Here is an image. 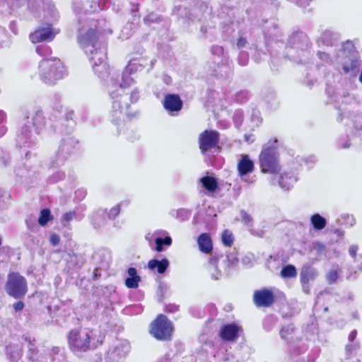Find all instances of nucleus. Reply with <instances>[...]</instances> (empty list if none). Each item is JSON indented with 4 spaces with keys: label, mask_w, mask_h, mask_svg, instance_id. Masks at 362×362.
Segmentation results:
<instances>
[{
    "label": "nucleus",
    "mask_w": 362,
    "mask_h": 362,
    "mask_svg": "<svg viewBox=\"0 0 362 362\" xmlns=\"http://www.w3.org/2000/svg\"><path fill=\"white\" fill-rule=\"evenodd\" d=\"M254 163L248 155H243L238 163V172L241 179L250 184L255 181V177H250L248 174L254 170Z\"/></svg>",
    "instance_id": "2eb2a0df"
},
{
    "label": "nucleus",
    "mask_w": 362,
    "mask_h": 362,
    "mask_svg": "<svg viewBox=\"0 0 362 362\" xmlns=\"http://www.w3.org/2000/svg\"><path fill=\"white\" fill-rule=\"evenodd\" d=\"M219 141V134L214 130H205L199 137V148L202 154H207L209 151H217Z\"/></svg>",
    "instance_id": "ddd939ff"
},
{
    "label": "nucleus",
    "mask_w": 362,
    "mask_h": 362,
    "mask_svg": "<svg viewBox=\"0 0 362 362\" xmlns=\"http://www.w3.org/2000/svg\"><path fill=\"white\" fill-rule=\"evenodd\" d=\"M222 242L226 246H230L233 243L232 233L226 230L222 234Z\"/></svg>",
    "instance_id": "09e8293b"
},
{
    "label": "nucleus",
    "mask_w": 362,
    "mask_h": 362,
    "mask_svg": "<svg viewBox=\"0 0 362 362\" xmlns=\"http://www.w3.org/2000/svg\"><path fill=\"white\" fill-rule=\"evenodd\" d=\"M140 61L141 59H137L130 60L124 70L129 73V74H134L137 71L142 70L144 65Z\"/></svg>",
    "instance_id": "c9c22d12"
},
{
    "label": "nucleus",
    "mask_w": 362,
    "mask_h": 362,
    "mask_svg": "<svg viewBox=\"0 0 362 362\" xmlns=\"http://www.w3.org/2000/svg\"><path fill=\"white\" fill-rule=\"evenodd\" d=\"M30 123V122L28 119L27 123L22 127L21 134L17 136V143L21 146H25L27 143L31 139V137H33L29 126Z\"/></svg>",
    "instance_id": "393cba45"
},
{
    "label": "nucleus",
    "mask_w": 362,
    "mask_h": 362,
    "mask_svg": "<svg viewBox=\"0 0 362 362\" xmlns=\"http://www.w3.org/2000/svg\"><path fill=\"white\" fill-rule=\"evenodd\" d=\"M128 277L125 279V286L129 288H136L141 281V277L138 275L137 271L134 267L127 270Z\"/></svg>",
    "instance_id": "bb28decb"
},
{
    "label": "nucleus",
    "mask_w": 362,
    "mask_h": 362,
    "mask_svg": "<svg viewBox=\"0 0 362 362\" xmlns=\"http://www.w3.org/2000/svg\"><path fill=\"white\" fill-rule=\"evenodd\" d=\"M238 63L241 66H245L247 64L249 60L248 54L245 52H240L238 56Z\"/></svg>",
    "instance_id": "4d7b16f0"
},
{
    "label": "nucleus",
    "mask_w": 362,
    "mask_h": 362,
    "mask_svg": "<svg viewBox=\"0 0 362 362\" xmlns=\"http://www.w3.org/2000/svg\"><path fill=\"white\" fill-rule=\"evenodd\" d=\"M173 331L172 322L164 315H159L151 323L150 332L157 339L168 340Z\"/></svg>",
    "instance_id": "9d476101"
},
{
    "label": "nucleus",
    "mask_w": 362,
    "mask_h": 362,
    "mask_svg": "<svg viewBox=\"0 0 362 362\" xmlns=\"http://www.w3.org/2000/svg\"><path fill=\"white\" fill-rule=\"evenodd\" d=\"M130 100L132 103H136L139 98V93L137 89L134 90L130 95Z\"/></svg>",
    "instance_id": "680f3d73"
},
{
    "label": "nucleus",
    "mask_w": 362,
    "mask_h": 362,
    "mask_svg": "<svg viewBox=\"0 0 362 362\" xmlns=\"http://www.w3.org/2000/svg\"><path fill=\"white\" fill-rule=\"evenodd\" d=\"M24 303L21 301H18L13 305V308L16 311H20L23 309Z\"/></svg>",
    "instance_id": "774afa93"
},
{
    "label": "nucleus",
    "mask_w": 362,
    "mask_h": 362,
    "mask_svg": "<svg viewBox=\"0 0 362 362\" xmlns=\"http://www.w3.org/2000/svg\"><path fill=\"white\" fill-rule=\"evenodd\" d=\"M9 197L10 195L7 192L0 189V209L5 207L6 201L8 200Z\"/></svg>",
    "instance_id": "864d4df0"
},
{
    "label": "nucleus",
    "mask_w": 362,
    "mask_h": 362,
    "mask_svg": "<svg viewBox=\"0 0 362 362\" xmlns=\"http://www.w3.org/2000/svg\"><path fill=\"white\" fill-rule=\"evenodd\" d=\"M64 177H65V175L63 172L57 171L48 177V182L49 183L54 184V183H56V182L63 180L64 178Z\"/></svg>",
    "instance_id": "de8ad7c7"
},
{
    "label": "nucleus",
    "mask_w": 362,
    "mask_h": 362,
    "mask_svg": "<svg viewBox=\"0 0 362 362\" xmlns=\"http://www.w3.org/2000/svg\"><path fill=\"white\" fill-rule=\"evenodd\" d=\"M86 195V191L81 188L78 189L75 192V197L78 200L81 201L85 198Z\"/></svg>",
    "instance_id": "052dcab7"
},
{
    "label": "nucleus",
    "mask_w": 362,
    "mask_h": 362,
    "mask_svg": "<svg viewBox=\"0 0 362 362\" xmlns=\"http://www.w3.org/2000/svg\"><path fill=\"white\" fill-rule=\"evenodd\" d=\"M90 340V334L87 329L71 330L68 337L69 347L76 354L88 351Z\"/></svg>",
    "instance_id": "6e6552de"
},
{
    "label": "nucleus",
    "mask_w": 362,
    "mask_h": 362,
    "mask_svg": "<svg viewBox=\"0 0 362 362\" xmlns=\"http://www.w3.org/2000/svg\"><path fill=\"white\" fill-rule=\"evenodd\" d=\"M132 25L127 23L125 26L123 27L119 35V38L122 40L129 38L132 34Z\"/></svg>",
    "instance_id": "49530a36"
},
{
    "label": "nucleus",
    "mask_w": 362,
    "mask_h": 362,
    "mask_svg": "<svg viewBox=\"0 0 362 362\" xmlns=\"http://www.w3.org/2000/svg\"><path fill=\"white\" fill-rule=\"evenodd\" d=\"M358 250V245H351L349 248V254L355 261L358 262V264L357 265V269L361 271V270H362V255H360L357 258L356 254H357Z\"/></svg>",
    "instance_id": "e433bc0d"
},
{
    "label": "nucleus",
    "mask_w": 362,
    "mask_h": 362,
    "mask_svg": "<svg viewBox=\"0 0 362 362\" xmlns=\"http://www.w3.org/2000/svg\"><path fill=\"white\" fill-rule=\"evenodd\" d=\"M331 100L335 103V107L339 110L338 120L342 122L344 118L347 117L354 123V127L358 129H362V115L360 113L351 112L346 108L347 105L356 104V98L354 95L346 92L337 93L334 97L331 98Z\"/></svg>",
    "instance_id": "423d86ee"
},
{
    "label": "nucleus",
    "mask_w": 362,
    "mask_h": 362,
    "mask_svg": "<svg viewBox=\"0 0 362 362\" xmlns=\"http://www.w3.org/2000/svg\"><path fill=\"white\" fill-rule=\"evenodd\" d=\"M253 299L257 306L269 307L274 303V296L272 291L262 289L255 292Z\"/></svg>",
    "instance_id": "f3484780"
},
{
    "label": "nucleus",
    "mask_w": 362,
    "mask_h": 362,
    "mask_svg": "<svg viewBox=\"0 0 362 362\" xmlns=\"http://www.w3.org/2000/svg\"><path fill=\"white\" fill-rule=\"evenodd\" d=\"M132 75L124 70L122 75V82L119 86L113 81L108 85V91L112 99V107L110 114L112 122L115 124H117V122L122 118L124 108L129 106V104L126 101L124 105H122V103L126 100L127 98L122 94L123 88L129 87L134 83Z\"/></svg>",
    "instance_id": "f03ea898"
},
{
    "label": "nucleus",
    "mask_w": 362,
    "mask_h": 362,
    "mask_svg": "<svg viewBox=\"0 0 362 362\" xmlns=\"http://www.w3.org/2000/svg\"><path fill=\"white\" fill-rule=\"evenodd\" d=\"M121 204L122 203L117 204L116 206L112 207L107 214L106 213L109 218L113 219L119 214Z\"/></svg>",
    "instance_id": "603ef678"
},
{
    "label": "nucleus",
    "mask_w": 362,
    "mask_h": 362,
    "mask_svg": "<svg viewBox=\"0 0 362 362\" xmlns=\"http://www.w3.org/2000/svg\"><path fill=\"white\" fill-rule=\"evenodd\" d=\"M201 186L206 191L205 194L214 193L218 188L217 180L212 176L206 175L199 180Z\"/></svg>",
    "instance_id": "b1692460"
},
{
    "label": "nucleus",
    "mask_w": 362,
    "mask_h": 362,
    "mask_svg": "<svg viewBox=\"0 0 362 362\" xmlns=\"http://www.w3.org/2000/svg\"><path fill=\"white\" fill-rule=\"evenodd\" d=\"M297 177L293 173H284L281 175L278 180L272 178L271 184L276 185L278 184L284 190H289L297 181Z\"/></svg>",
    "instance_id": "a211bd4d"
},
{
    "label": "nucleus",
    "mask_w": 362,
    "mask_h": 362,
    "mask_svg": "<svg viewBox=\"0 0 362 362\" xmlns=\"http://www.w3.org/2000/svg\"><path fill=\"white\" fill-rule=\"evenodd\" d=\"M156 250L162 252L164 250V247H169L172 245V238L167 235L165 238L157 237L155 240Z\"/></svg>",
    "instance_id": "f704fd0d"
},
{
    "label": "nucleus",
    "mask_w": 362,
    "mask_h": 362,
    "mask_svg": "<svg viewBox=\"0 0 362 362\" xmlns=\"http://www.w3.org/2000/svg\"><path fill=\"white\" fill-rule=\"evenodd\" d=\"M310 42L307 36L302 33L293 34L288 40L286 47V57L300 62H305L309 55Z\"/></svg>",
    "instance_id": "39448f33"
},
{
    "label": "nucleus",
    "mask_w": 362,
    "mask_h": 362,
    "mask_svg": "<svg viewBox=\"0 0 362 362\" xmlns=\"http://www.w3.org/2000/svg\"><path fill=\"white\" fill-rule=\"evenodd\" d=\"M318 59L323 63L326 64H332L334 62V60H337V57H336L334 59L332 57L329 56V54L325 52L319 51L317 54Z\"/></svg>",
    "instance_id": "37998d69"
},
{
    "label": "nucleus",
    "mask_w": 362,
    "mask_h": 362,
    "mask_svg": "<svg viewBox=\"0 0 362 362\" xmlns=\"http://www.w3.org/2000/svg\"><path fill=\"white\" fill-rule=\"evenodd\" d=\"M24 339L25 341L28 344V356L31 360H35L36 359V354H37V350L34 346L33 341H35L34 339H32L30 337L25 336L24 337Z\"/></svg>",
    "instance_id": "ea45409f"
},
{
    "label": "nucleus",
    "mask_w": 362,
    "mask_h": 362,
    "mask_svg": "<svg viewBox=\"0 0 362 362\" xmlns=\"http://www.w3.org/2000/svg\"><path fill=\"white\" fill-rule=\"evenodd\" d=\"M191 211L187 209H180L176 211H172L170 214L179 221H185L188 220L191 216Z\"/></svg>",
    "instance_id": "72a5a7b5"
},
{
    "label": "nucleus",
    "mask_w": 362,
    "mask_h": 362,
    "mask_svg": "<svg viewBox=\"0 0 362 362\" xmlns=\"http://www.w3.org/2000/svg\"><path fill=\"white\" fill-rule=\"evenodd\" d=\"M106 211L98 209L91 216V223L95 228H100L105 223Z\"/></svg>",
    "instance_id": "7c9ffc66"
},
{
    "label": "nucleus",
    "mask_w": 362,
    "mask_h": 362,
    "mask_svg": "<svg viewBox=\"0 0 362 362\" xmlns=\"http://www.w3.org/2000/svg\"><path fill=\"white\" fill-rule=\"evenodd\" d=\"M240 327L235 324L224 325L220 331V336L223 340L234 341L238 338Z\"/></svg>",
    "instance_id": "412c9836"
},
{
    "label": "nucleus",
    "mask_w": 362,
    "mask_h": 362,
    "mask_svg": "<svg viewBox=\"0 0 362 362\" xmlns=\"http://www.w3.org/2000/svg\"><path fill=\"white\" fill-rule=\"evenodd\" d=\"M32 124L35 129V132L38 134L45 125V120L43 113L41 110L35 112L32 117Z\"/></svg>",
    "instance_id": "cd10ccee"
},
{
    "label": "nucleus",
    "mask_w": 362,
    "mask_h": 362,
    "mask_svg": "<svg viewBox=\"0 0 362 362\" xmlns=\"http://www.w3.org/2000/svg\"><path fill=\"white\" fill-rule=\"evenodd\" d=\"M197 243L199 250L204 253H209L212 250V242L209 235L206 233L201 234L198 239Z\"/></svg>",
    "instance_id": "c85d7f7f"
},
{
    "label": "nucleus",
    "mask_w": 362,
    "mask_h": 362,
    "mask_svg": "<svg viewBox=\"0 0 362 362\" xmlns=\"http://www.w3.org/2000/svg\"><path fill=\"white\" fill-rule=\"evenodd\" d=\"M340 54L337 56V58L344 57L346 56H357L355 54L354 45L351 41L347 40L342 46Z\"/></svg>",
    "instance_id": "2f4dec72"
},
{
    "label": "nucleus",
    "mask_w": 362,
    "mask_h": 362,
    "mask_svg": "<svg viewBox=\"0 0 362 362\" xmlns=\"http://www.w3.org/2000/svg\"><path fill=\"white\" fill-rule=\"evenodd\" d=\"M238 259L235 252H230L226 257H214L209 261V272L214 280H219L223 274H228L229 269L237 265Z\"/></svg>",
    "instance_id": "0eeeda50"
},
{
    "label": "nucleus",
    "mask_w": 362,
    "mask_h": 362,
    "mask_svg": "<svg viewBox=\"0 0 362 362\" xmlns=\"http://www.w3.org/2000/svg\"><path fill=\"white\" fill-rule=\"evenodd\" d=\"M338 279V273L336 269H332L327 275V279L329 284H333L337 281Z\"/></svg>",
    "instance_id": "6e6d98bb"
},
{
    "label": "nucleus",
    "mask_w": 362,
    "mask_h": 362,
    "mask_svg": "<svg viewBox=\"0 0 362 362\" xmlns=\"http://www.w3.org/2000/svg\"><path fill=\"white\" fill-rule=\"evenodd\" d=\"M310 222L316 230L323 229L327 224L326 219L319 214H315L310 217Z\"/></svg>",
    "instance_id": "473e14b6"
},
{
    "label": "nucleus",
    "mask_w": 362,
    "mask_h": 362,
    "mask_svg": "<svg viewBox=\"0 0 362 362\" xmlns=\"http://www.w3.org/2000/svg\"><path fill=\"white\" fill-rule=\"evenodd\" d=\"M281 338L290 344L291 349H295L294 343L298 341V337H295V327L293 324L284 326L280 330Z\"/></svg>",
    "instance_id": "aec40b11"
},
{
    "label": "nucleus",
    "mask_w": 362,
    "mask_h": 362,
    "mask_svg": "<svg viewBox=\"0 0 362 362\" xmlns=\"http://www.w3.org/2000/svg\"><path fill=\"white\" fill-rule=\"evenodd\" d=\"M211 53L213 55L214 61L218 65H226L228 62V56L224 52L223 47L219 45H213L211 47Z\"/></svg>",
    "instance_id": "4be33fe9"
},
{
    "label": "nucleus",
    "mask_w": 362,
    "mask_h": 362,
    "mask_svg": "<svg viewBox=\"0 0 362 362\" xmlns=\"http://www.w3.org/2000/svg\"><path fill=\"white\" fill-rule=\"evenodd\" d=\"M357 346H358L357 344H347L346 347L347 354H351L353 352V351H354L357 348Z\"/></svg>",
    "instance_id": "338daca9"
},
{
    "label": "nucleus",
    "mask_w": 362,
    "mask_h": 362,
    "mask_svg": "<svg viewBox=\"0 0 362 362\" xmlns=\"http://www.w3.org/2000/svg\"><path fill=\"white\" fill-rule=\"evenodd\" d=\"M318 275L317 270L310 266H304L300 272V281L303 286L310 281L314 280Z\"/></svg>",
    "instance_id": "a878e982"
},
{
    "label": "nucleus",
    "mask_w": 362,
    "mask_h": 362,
    "mask_svg": "<svg viewBox=\"0 0 362 362\" xmlns=\"http://www.w3.org/2000/svg\"><path fill=\"white\" fill-rule=\"evenodd\" d=\"M5 289L9 296L15 298H21L27 292L26 279L18 273H10L8 275Z\"/></svg>",
    "instance_id": "1a4fd4ad"
},
{
    "label": "nucleus",
    "mask_w": 362,
    "mask_h": 362,
    "mask_svg": "<svg viewBox=\"0 0 362 362\" xmlns=\"http://www.w3.org/2000/svg\"><path fill=\"white\" fill-rule=\"evenodd\" d=\"M233 120L235 124L237 127H238L243 122V112L240 110H238L235 112L233 116Z\"/></svg>",
    "instance_id": "13d9d810"
},
{
    "label": "nucleus",
    "mask_w": 362,
    "mask_h": 362,
    "mask_svg": "<svg viewBox=\"0 0 362 362\" xmlns=\"http://www.w3.org/2000/svg\"><path fill=\"white\" fill-rule=\"evenodd\" d=\"M60 238L57 234H52L50 236V243L52 245L56 246L59 243Z\"/></svg>",
    "instance_id": "e2e57ef3"
},
{
    "label": "nucleus",
    "mask_w": 362,
    "mask_h": 362,
    "mask_svg": "<svg viewBox=\"0 0 362 362\" xmlns=\"http://www.w3.org/2000/svg\"><path fill=\"white\" fill-rule=\"evenodd\" d=\"M340 72L349 77H355L359 71L361 62L357 56H346L341 57Z\"/></svg>",
    "instance_id": "4468645a"
},
{
    "label": "nucleus",
    "mask_w": 362,
    "mask_h": 362,
    "mask_svg": "<svg viewBox=\"0 0 362 362\" xmlns=\"http://www.w3.org/2000/svg\"><path fill=\"white\" fill-rule=\"evenodd\" d=\"M240 218L245 225L250 226L252 224V218L251 216L243 210L240 211Z\"/></svg>",
    "instance_id": "5fc2aeb1"
},
{
    "label": "nucleus",
    "mask_w": 362,
    "mask_h": 362,
    "mask_svg": "<svg viewBox=\"0 0 362 362\" xmlns=\"http://www.w3.org/2000/svg\"><path fill=\"white\" fill-rule=\"evenodd\" d=\"M78 141L71 136L62 139L59 149L52 161L53 166L63 165L69 156L74 152Z\"/></svg>",
    "instance_id": "9b49d317"
},
{
    "label": "nucleus",
    "mask_w": 362,
    "mask_h": 362,
    "mask_svg": "<svg viewBox=\"0 0 362 362\" xmlns=\"http://www.w3.org/2000/svg\"><path fill=\"white\" fill-rule=\"evenodd\" d=\"M90 27L79 28L78 42L92 63L94 72L101 78L109 74V68L105 62L107 49L105 43L99 40V35L112 33L111 29H105V20H90Z\"/></svg>",
    "instance_id": "f257e3e1"
},
{
    "label": "nucleus",
    "mask_w": 362,
    "mask_h": 362,
    "mask_svg": "<svg viewBox=\"0 0 362 362\" xmlns=\"http://www.w3.org/2000/svg\"><path fill=\"white\" fill-rule=\"evenodd\" d=\"M50 211L48 209H44L40 212V216L38 218V223L41 226H45L50 218Z\"/></svg>",
    "instance_id": "a18cd8bd"
},
{
    "label": "nucleus",
    "mask_w": 362,
    "mask_h": 362,
    "mask_svg": "<svg viewBox=\"0 0 362 362\" xmlns=\"http://www.w3.org/2000/svg\"><path fill=\"white\" fill-rule=\"evenodd\" d=\"M24 339L25 341L28 344V356L31 360H35L36 359V354H37V350L34 346L33 341H35L34 339H32L30 337L25 336L24 337Z\"/></svg>",
    "instance_id": "58836bf2"
},
{
    "label": "nucleus",
    "mask_w": 362,
    "mask_h": 362,
    "mask_svg": "<svg viewBox=\"0 0 362 362\" xmlns=\"http://www.w3.org/2000/svg\"><path fill=\"white\" fill-rule=\"evenodd\" d=\"M107 0H100L99 1H87L86 2L81 1H76L74 2L73 9L77 16H78V22L81 23L82 16L88 13L97 12L105 8Z\"/></svg>",
    "instance_id": "f8f14e48"
},
{
    "label": "nucleus",
    "mask_w": 362,
    "mask_h": 362,
    "mask_svg": "<svg viewBox=\"0 0 362 362\" xmlns=\"http://www.w3.org/2000/svg\"><path fill=\"white\" fill-rule=\"evenodd\" d=\"M7 352L13 361L18 360L22 356V349L18 346L7 347Z\"/></svg>",
    "instance_id": "79ce46f5"
},
{
    "label": "nucleus",
    "mask_w": 362,
    "mask_h": 362,
    "mask_svg": "<svg viewBox=\"0 0 362 362\" xmlns=\"http://www.w3.org/2000/svg\"><path fill=\"white\" fill-rule=\"evenodd\" d=\"M66 75V69L59 59H44L39 63L38 76L42 82L52 86Z\"/></svg>",
    "instance_id": "7ed1b4c3"
},
{
    "label": "nucleus",
    "mask_w": 362,
    "mask_h": 362,
    "mask_svg": "<svg viewBox=\"0 0 362 362\" xmlns=\"http://www.w3.org/2000/svg\"><path fill=\"white\" fill-rule=\"evenodd\" d=\"M163 105L168 112H178L182 109V101L177 94H167L163 99Z\"/></svg>",
    "instance_id": "6ab92c4d"
},
{
    "label": "nucleus",
    "mask_w": 362,
    "mask_h": 362,
    "mask_svg": "<svg viewBox=\"0 0 362 362\" xmlns=\"http://www.w3.org/2000/svg\"><path fill=\"white\" fill-rule=\"evenodd\" d=\"M36 52L39 55L45 57V59H48L47 57L52 54L51 48L47 45H38L36 47Z\"/></svg>",
    "instance_id": "c03bdc74"
},
{
    "label": "nucleus",
    "mask_w": 362,
    "mask_h": 362,
    "mask_svg": "<svg viewBox=\"0 0 362 362\" xmlns=\"http://www.w3.org/2000/svg\"><path fill=\"white\" fill-rule=\"evenodd\" d=\"M169 266V261L164 258L162 260L151 259L148 263L151 270L156 269L158 274H163Z\"/></svg>",
    "instance_id": "c756f323"
},
{
    "label": "nucleus",
    "mask_w": 362,
    "mask_h": 362,
    "mask_svg": "<svg viewBox=\"0 0 362 362\" xmlns=\"http://www.w3.org/2000/svg\"><path fill=\"white\" fill-rule=\"evenodd\" d=\"M246 44H247V40L245 37H240L238 38V40L237 41L238 48H243V47H245Z\"/></svg>",
    "instance_id": "69168bd1"
},
{
    "label": "nucleus",
    "mask_w": 362,
    "mask_h": 362,
    "mask_svg": "<svg viewBox=\"0 0 362 362\" xmlns=\"http://www.w3.org/2000/svg\"><path fill=\"white\" fill-rule=\"evenodd\" d=\"M297 272L293 265L288 264L282 268L281 271V276L283 278H293L296 277Z\"/></svg>",
    "instance_id": "4c0bfd02"
},
{
    "label": "nucleus",
    "mask_w": 362,
    "mask_h": 362,
    "mask_svg": "<svg viewBox=\"0 0 362 362\" xmlns=\"http://www.w3.org/2000/svg\"><path fill=\"white\" fill-rule=\"evenodd\" d=\"M337 39L338 35L337 33L329 30H325L322 33L320 37L318 38L317 42L319 46L322 45L327 47H332L335 45Z\"/></svg>",
    "instance_id": "5701e85b"
},
{
    "label": "nucleus",
    "mask_w": 362,
    "mask_h": 362,
    "mask_svg": "<svg viewBox=\"0 0 362 362\" xmlns=\"http://www.w3.org/2000/svg\"><path fill=\"white\" fill-rule=\"evenodd\" d=\"M57 33H58V30L48 26L38 28L34 33H30L29 37L33 43H37L40 42L52 40Z\"/></svg>",
    "instance_id": "dca6fc26"
},
{
    "label": "nucleus",
    "mask_w": 362,
    "mask_h": 362,
    "mask_svg": "<svg viewBox=\"0 0 362 362\" xmlns=\"http://www.w3.org/2000/svg\"><path fill=\"white\" fill-rule=\"evenodd\" d=\"M74 218H76L77 220H81L82 217H79L77 216V214L75 211H69L65 213L62 217L61 222L63 224L64 226H66L67 223H69L71 220Z\"/></svg>",
    "instance_id": "a19ab883"
},
{
    "label": "nucleus",
    "mask_w": 362,
    "mask_h": 362,
    "mask_svg": "<svg viewBox=\"0 0 362 362\" xmlns=\"http://www.w3.org/2000/svg\"><path fill=\"white\" fill-rule=\"evenodd\" d=\"M250 96V93L247 90H240L235 95V100L238 103H244L246 101Z\"/></svg>",
    "instance_id": "3c124183"
},
{
    "label": "nucleus",
    "mask_w": 362,
    "mask_h": 362,
    "mask_svg": "<svg viewBox=\"0 0 362 362\" xmlns=\"http://www.w3.org/2000/svg\"><path fill=\"white\" fill-rule=\"evenodd\" d=\"M179 307L175 304H170L166 305L165 311L168 313H175L178 310Z\"/></svg>",
    "instance_id": "0e129e2a"
},
{
    "label": "nucleus",
    "mask_w": 362,
    "mask_h": 362,
    "mask_svg": "<svg viewBox=\"0 0 362 362\" xmlns=\"http://www.w3.org/2000/svg\"><path fill=\"white\" fill-rule=\"evenodd\" d=\"M279 141L276 139L269 141L259 154L261 171L264 173L276 174L281 170L278 149Z\"/></svg>",
    "instance_id": "20e7f679"
},
{
    "label": "nucleus",
    "mask_w": 362,
    "mask_h": 362,
    "mask_svg": "<svg viewBox=\"0 0 362 362\" xmlns=\"http://www.w3.org/2000/svg\"><path fill=\"white\" fill-rule=\"evenodd\" d=\"M160 20V18L158 15L155 13H151L144 18V21L146 25H150L151 23L159 22Z\"/></svg>",
    "instance_id": "8fccbe9b"
},
{
    "label": "nucleus",
    "mask_w": 362,
    "mask_h": 362,
    "mask_svg": "<svg viewBox=\"0 0 362 362\" xmlns=\"http://www.w3.org/2000/svg\"><path fill=\"white\" fill-rule=\"evenodd\" d=\"M345 223L349 226H353L355 224V218L352 215L345 214L342 216Z\"/></svg>",
    "instance_id": "bf43d9fd"
}]
</instances>
